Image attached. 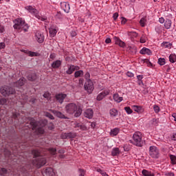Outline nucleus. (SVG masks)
Listing matches in <instances>:
<instances>
[{"label": "nucleus", "mask_w": 176, "mask_h": 176, "mask_svg": "<svg viewBox=\"0 0 176 176\" xmlns=\"http://www.w3.org/2000/svg\"><path fill=\"white\" fill-rule=\"evenodd\" d=\"M47 124V120H41L37 122L34 119H31L30 122L25 124L28 129H31L33 131H35L37 134H43L45 133V129L43 127Z\"/></svg>", "instance_id": "obj_1"}, {"label": "nucleus", "mask_w": 176, "mask_h": 176, "mask_svg": "<svg viewBox=\"0 0 176 176\" xmlns=\"http://www.w3.org/2000/svg\"><path fill=\"white\" fill-rule=\"evenodd\" d=\"M32 153L34 155V157H36L32 162L34 167L41 168V167L46 164V157L41 155V152L39 151L36 149L32 150Z\"/></svg>", "instance_id": "obj_2"}, {"label": "nucleus", "mask_w": 176, "mask_h": 176, "mask_svg": "<svg viewBox=\"0 0 176 176\" xmlns=\"http://www.w3.org/2000/svg\"><path fill=\"white\" fill-rule=\"evenodd\" d=\"M66 112L69 114L74 113L76 118H79L82 115V109L78 108L75 103H69L65 107Z\"/></svg>", "instance_id": "obj_3"}, {"label": "nucleus", "mask_w": 176, "mask_h": 176, "mask_svg": "<svg viewBox=\"0 0 176 176\" xmlns=\"http://www.w3.org/2000/svg\"><path fill=\"white\" fill-rule=\"evenodd\" d=\"M14 30L16 31H24V32H27L28 31V24L25 23L22 18H19L14 21V25H13Z\"/></svg>", "instance_id": "obj_4"}, {"label": "nucleus", "mask_w": 176, "mask_h": 176, "mask_svg": "<svg viewBox=\"0 0 176 176\" xmlns=\"http://www.w3.org/2000/svg\"><path fill=\"white\" fill-rule=\"evenodd\" d=\"M26 10H28L30 13L32 14H34L36 19L38 20H41V21H47V17L46 16H41L39 15V12L36 9H35L34 7L31 6H28L25 7Z\"/></svg>", "instance_id": "obj_5"}, {"label": "nucleus", "mask_w": 176, "mask_h": 176, "mask_svg": "<svg viewBox=\"0 0 176 176\" xmlns=\"http://www.w3.org/2000/svg\"><path fill=\"white\" fill-rule=\"evenodd\" d=\"M132 144L136 146H142L144 145V141L142 140V133L141 132H136L133 135Z\"/></svg>", "instance_id": "obj_6"}, {"label": "nucleus", "mask_w": 176, "mask_h": 176, "mask_svg": "<svg viewBox=\"0 0 176 176\" xmlns=\"http://www.w3.org/2000/svg\"><path fill=\"white\" fill-rule=\"evenodd\" d=\"M0 93L2 94V96H4L5 97L10 96V94H17V92H16V89H13V88L8 86L2 87L0 89Z\"/></svg>", "instance_id": "obj_7"}, {"label": "nucleus", "mask_w": 176, "mask_h": 176, "mask_svg": "<svg viewBox=\"0 0 176 176\" xmlns=\"http://www.w3.org/2000/svg\"><path fill=\"white\" fill-rule=\"evenodd\" d=\"M84 89L87 91V93L91 94L93 90H94V85L93 84V82H91V80H88L86 81L84 85Z\"/></svg>", "instance_id": "obj_8"}, {"label": "nucleus", "mask_w": 176, "mask_h": 176, "mask_svg": "<svg viewBox=\"0 0 176 176\" xmlns=\"http://www.w3.org/2000/svg\"><path fill=\"white\" fill-rule=\"evenodd\" d=\"M149 155L153 159H159V149L155 146H150Z\"/></svg>", "instance_id": "obj_9"}, {"label": "nucleus", "mask_w": 176, "mask_h": 176, "mask_svg": "<svg viewBox=\"0 0 176 176\" xmlns=\"http://www.w3.org/2000/svg\"><path fill=\"white\" fill-rule=\"evenodd\" d=\"M109 94V90H104L97 96L96 100L98 101H101L104 100V98H105V97H107V96H108Z\"/></svg>", "instance_id": "obj_10"}, {"label": "nucleus", "mask_w": 176, "mask_h": 176, "mask_svg": "<svg viewBox=\"0 0 176 176\" xmlns=\"http://www.w3.org/2000/svg\"><path fill=\"white\" fill-rule=\"evenodd\" d=\"M62 140H69V138H75L76 137V133H62L60 135Z\"/></svg>", "instance_id": "obj_11"}, {"label": "nucleus", "mask_w": 176, "mask_h": 176, "mask_svg": "<svg viewBox=\"0 0 176 176\" xmlns=\"http://www.w3.org/2000/svg\"><path fill=\"white\" fill-rule=\"evenodd\" d=\"M24 83H25V78H21L19 79L17 82H14V87H16V89H20V93H21V87Z\"/></svg>", "instance_id": "obj_12"}, {"label": "nucleus", "mask_w": 176, "mask_h": 176, "mask_svg": "<svg viewBox=\"0 0 176 176\" xmlns=\"http://www.w3.org/2000/svg\"><path fill=\"white\" fill-rule=\"evenodd\" d=\"M60 7H61V9H63V10H64L65 13H69L71 7L69 6V3H68V2H65V1L61 2Z\"/></svg>", "instance_id": "obj_13"}, {"label": "nucleus", "mask_w": 176, "mask_h": 176, "mask_svg": "<svg viewBox=\"0 0 176 176\" xmlns=\"http://www.w3.org/2000/svg\"><path fill=\"white\" fill-rule=\"evenodd\" d=\"M44 176H54V170L52 168H45L43 171Z\"/></svg>", "instance_id": "obj_14"}, {"label": "nucleus", "mask_w": 176, "mask_h": 176, "mask_svg": "<svg viewBox=\"0 0 176 176\" xmlns=\"http://www.w3.org/2000/svg\"><path fill=\"white\" fill-rule=\"evenodd\" d=\"M113 41L116 43V45H118L120 47H126V43L121 41L120 38L118 36H114L113 37Z\"/></svg>", "instance_id": "obj_15"}, {"label": "nucleus", "mask_w": 176, "mask_h": 176, "mask_svg": "<svg viewBox=\"0 0 176 176\" xmlns=\"http://www.w3.org/2000/svg\"><path fill=\"white\" fill-rule=\"evenodd\" d=\"M36 39L38 43H43L45 41V36L41 32H36L35 34Z\"/></svg>", "instance_id": "obj_16"}, {"label": "nucleus", "mask_w": 176, "mask_h": 176, "mask_svg": "<svg viewBox=\"0 0 176 176\" xmlns=\"http://www.w3.org/2000/svg\"><path fill=\"white\" fill-rule=\"evenodd\" d=\"M67 97V94H58L56 95V101H58L60 104H63L64 102V100Z\"/></svg>", "instance_id": "obj_17"}, {"label": "nucleus", "mask_w": 176, "mask_h": 176, "mask_svg": "<svg viewBox=\"0 0 176 176\" xmlns=\"http://www.w3.org/2000/svg\"><path fill=\"white\" fill-rule=\"evenodd\" d=\"M77 69H79V67L78 66L70 65L68 67V69L66 71V74L67 75H72V74H74V71H77Z\"/></svg>", "instance_id": "obj_18"}, {"label": "nucleus", "mask_w": 176, "mask_h": 176, "mask_svg": "<svg viewBox=\"0 0 176 176\" xmlns=\"http://www.w3.org/2000/svg\"><path fill=\"white\" fill-rule=\"evenodd\" d=\"M50 111L55 115V116H57V118H60V119H68L63 113L56 111V110H50Z\"/></svg>", "instance_id": "obj_19"}, {"label": "nucleus", "mask_w": 176, "mask_h": 176, "mask_svg": "<svg viewBox=\"0 0 176 176\" xmlns=\"http://www.w3.org/2000/svg\"><path fill=\"white\" fill-rule=\"evenodd\" d=\"M131 108L135 112H137V113H142L144 111V107L142 106L133 105Z\"/></svg>", "instance_id": "obj_20"}, {"label": "nucleus", "mask_w": 176, "mask_h": 176, "mask_svg": "<svg viewBox=\"0 0 176 176\" xmlns=\"http://www.w3.org/2000/svg\"><path fill=\"white\" fill-rule=\"evenodd\" d=\"M93 115H94V112L91 109H87L84 113V116L88 119H91V118H93Z\"/></svg>", "instance_id": "obj_21"}, {"label": "nucleus", "mask_w": 176, "mask_h": 176, "mask_svg": "<svg viewBox=\"0 0 176 176\" xmlns=\"http://www.w3.org/2000/svg\"><path fill=\"white\" fill-rule=\"evenodd\" d=\"M62 63L63 62L60 60H55L52 63V67L54 69L60 68V67H61Z\"/></svg>", "instance_id": "obj_22"}, {"label": "nucleus", "mask_w": 176, "mask_h": 176, "mask_svg": "<svg viewBox=\"0 0 176 176\" xmlns=\"http://www.w3.org/2000/svg\"><path fill=\"white\" fill-rule=\"evenodd\" d=\"M36 74L35 73H30L28 76V80H30V82H34V80H36Z\"/></svg>", "instance_id": "obj_23"}, {"label": "nucleus", "mask_w": 176, "mask_h": 176, "mask_svg": "<svg viewBox=\"0 0 176 176\" xmlns=\"http://www.w3.org/2000/svg\"><path fill=\"white\" fill-rule=\"evenodd\" d=\"M142 176H155V173L146 169L142 170Z\"/></svg>", "instance_id": "obj_24"}, {"label": "nucleus", "mask_w": 176, "mask_h": 176, "mask_svg": "<svg viewBox=\"0 0 176 176\" xmlns=\"http://www.w3.org/2000/svg\"><path fill=\"white\" fill-rule=\"evenodd\" d=\"M140 54H148V56L152 54V52H151V50L148 48L143 47L140 51Z\"/></svg>", "instance_id": "obj_25"}, {"label": "nucleus", "mask_w": 176, "mask_h": 176, "mask_svg": "<svg viewBox=\"0 0 176 176\" xmlns=\"http://www.w3.org/2000/svg\"><path fill=\"white\" fill-rule=\"evenodd\" d=\"M113 98L116 102H122L123 101V97L119 96L118 94H114Z\"/></svg>", "instance_id": "obj_26"}, {"label": "nucleus", "mask_w": 176, "mask_h": 176, "mask_svg": "<svg viewBox=\"0 0 176 176\" xmlns=\"http://www.w3.org/2000/svg\"><path fill=\"white\" fill-rule=\"evenodd\" d=\"M109 113H110V116H111V118H116V116H118V110L116 109H110Z\"/></svg>", "instance_id": "obj_27"}, {"label": "nucleus", "mask_w": 176, "mask_h": 176, "mask_svg": "<svg viewBox=\"0 0 176 176\" xmlns=\"http://www.w3.org/2000/svg\"><path fill=\"white\" fill-rule=\"evenodd\" d=\"M111 155L112 156H118V155H120V150H119V148H113L111 151Z\"/></svg>", "instance_id": "obj_28"}, {"label": "nucleus", "mask_w": 176, "mask_h": 176, "mask_svg": "<svg viewBox=\"0 0 176 176\" xmlns=\"http://www.w3.org/2000/svg\"><path fill=\"white\" fill-rule=\"evenodd\" d=\"M171 24H172L171 20L166 19L164 23V27L166 30H170V28H171Z\"/></svg>", "instance_id": "obj_29"}, {"label": "nucleus", "mask_w": 176, "mask_h": 176, "mask_svg": "<svg viewBox=\"0 0 176 176\" xmlns=\"http://www.w3.org/2000/svg\"><path fill=\"white\" fill-rule=\"evenodd\" d=\"M76 127H77L78 129H80V130H82V131H85V130L87 129V126H86V125H85L82 123H78L76 125Z\"/></svg>", "instance_id": "obj_30"}, {"label": "nucleus", "mask_w": 176, "mask_h": 176, "mask_svg": "<svg viewBox=\"0 0 176 176\" xmlns=\"http://www.w3.org/2000/svg\"><path fill=\"white\" fill-rule=\"evenodd\" d=\"M22 52L23 53H25L26 54H28L29 56H30V57H35L36 56V53L28 51L27 50H22Z\"/></svg>", "instance_id": "obj_31"}, {"label": "nucleus", "mask_w": 176, "mask_h": 176, "mask_svg": "<svg viewBox=\"0 0 176 176\" xmlns=\"http://www.w3.org/2000/svg\"><path fill=\"white\" fill-rule=\"evenodd\" d=\"M49 31L51 36H56V34H57V30L56 28H50Z\"/></svg>", "instance_id": "obj_32"}, {"label": "nucleus", "mask_w": 176, "mask_h": 176, "mask_svg": "<svg viewBox=\"0 0 176 176\" xmlns=\"http://www.w3.org/2000/svg\"><path fill=\"white\" fill-rule=\"evenodd\" d=\"M129 36H130L132 39L137 38L138 36V33L135 32H128Z\"/></svg>", "instance_id": "obj_33"}, {"label": "nucleus", "mask_w": 176, "mask_h": 176, "mask_svg": "<svg viewBox=\"0 0 176 176\" xmlns=\"http://www.w3.org/2000/svg\"><path fill=\"white\" fill-rule=\"evenodd\" d=\"M81 76H83V71L79 70V71L75 72L74 78H81Z\"/></svg>", "instance_id": "obj_34"}, {"label": "nucleus", "mask_w": 176, "mask_h": 176, "mask_svg": "<svg viewBox=\"0 0 176 176\" xmlns=\"http://www.w3.org/2000/svg\"><path fill=\"white\" fill-rule=\"evenodd\" d=\"M119 128H115L113 129H111L110 134L111 135H113V137H114L117 134H119Z\"/></svg>", "instance_id": "obj_35"}, {"label": "nucleus", "mask_w": 176, "mask_h": 176, "mask_svg": "<svg viewBox=\"0 0 176 176\" xmlns=\"http://www.w3.org/2000/svg\"><path fill=\"white\" fill-rule=\"evenodd\" d=\"M169 61L172 63H176V55L175 54H172L169 56Z\"/></svg>", "instance_id": "obj_36"}, {"label": "nucleus", "mask_w": 176, "mask_h": 176, "mask_svg": "<svg viewBox=\"0 0 176 176\" xmlns=\"http://www.w3.org/2000/svg\"><path fill=\"white\" fill-rule=\"evenodd\" d=\"M140 24L141 27H145L146 25V18H142L140 21Z\"/></svg>", "instance_id": "obj_37"}, {"label": "nucleus", "mask_w": 176, "mask_h": 176, "mask_svg": "<svg viewBox=\"0 0 176 176\" xmlns=\"http://www.w3.org/2000/svg\"><path fill=\"white\" fill-rule=\"evenodd\" d=\"M148 39V37H146V35L142 34L140 37V43H145Z\"/></svg>", "instance_id": "obj_38"}, {"label": "nucleus", "mask_w": 176, "mask_h": 176, "mask_svg": "<svg viewBox=\"0 0 176 176\" xmlns=\"http://www.w3.org/2000/svg\"><path fill=\"white\" fill-rule=\"evenodd\" d=\"M44 116H46V118H48L49 119H51V120H54V117L53 116V115H52L49 112H45L44 113Z\"/></svg>", "instance_id": "obj_39"}, {"label": "nucleus", "mask_w": 176, "mask_h": 176, "mask_svg": "<svg viewBox=\"0 0 176 176\" xmlns=\"http://www.w3.org/2000/svg\"><path fill=\"white\" fill-rule=\"evenodd\" d=\"M50 153H51V155H56L57 153V149L54 148H51L48 149Z\"/></svg>", "instance_id": "obj_40"}, {"label": "nucleus", "mask_w": 176, "mask_h": 176, "mask_svg": "<svg viewBox=\"0 0 176 176\" xmlns=\"http://www.w3.org/2000/svg\"><path fill=\"white\" fill-rule=\"evenodd\" d=\"M158 64H160V65H164V64H166V59H164V58H160L158 59Z\"/></svg>", "instance_id": "obj_41"}, {"label": "nucleus", "mask_w": 176, "mask_h": 176, "mask_svg": "<svg viewBox=\"0 0 176 176\" xmlns=\"http://www.w3.org/2000/svg\"><path fill=\"white\" fill-rule=\"evenodd\" d=\"M170 159L173 164H176V156L174 155H170Z\"/></svg>", "instance_id": "obj_42"}, {"label": "nucleus", "mask_w": 176, "mask_h": 176, "mask_svg": "<svg viewBox=\"0 0 176 176\" xmlns=\"http://www.w3.org/2000/svg\"><path fill=\"white\" fill-rule=\"evenodd\" d=\"M19 117H20V114H19V113H12V119H14V120H19Z\"/></svg>", "instance_id": "obj_43"}, {"label": "nucleus", "mask_w": 176, "mask_h": 176, "mask_svg": "<svg viewBox=\"0 0 176 176\" xmlns=\"http://www.w3.org/2000/svg\"><path fill=\"white\" fill-rule=\"evenodd\" d=\"M124 111H126V113H128V115L133 113V109H131V108H130L129 107H124Z\"/></svg>", "instance_id": "obj_44"}, {"label": "nucleus", "mask_w": 176, "mask_h": 176, "mask_svg": "<svg viewBox=\"0 0 176 176\" xmlns=\"http://www.w3.org/2000/svg\"><path fill=\"white\" fill-rule=\"evenodd\" d=\"M19 171L23 174H25V173H27V166H22Z\"/></svg>", "instance_id": "obj_45"}, {"label": "nucleus", "mask_w": 176, "mask_h": 176, "mask_svg": "<svg viewBox=\"0 0 176 176\" xmlns=\"http://www.w3.org/2000/svg\"><path fill=\"white\" fill-rule=\"evenodd\" d=\"M8 173V170L5 168H0V175H3V174H6Z\"/></svg>", "instance_id": "obj_46"}, {"label": "nucleus", "mask_w": 176, "mask_h": 176, "mask_svg": "<svg viewBox=\"0 0 176 176\" xmlns=\"http://www.w3.org/2000/svg\"><path fill=\"white\" fill-rule=\"evenodd\" d=\"M153 109H154V111L155 112V113H159V112H160V107H159V106H157V105H154Z\"/></svg>", "instance_id": "obj_47"}, {"label": "nucleus", "mask_w": 176, "mask_h": 176, "mask_svg": "<svg viewBox=\"0 0 176 176\" xmlns=\"http://www.w3.org/2000/svg\"><path fill=\"white\" fill-rule=\"evenodd\" d=\"M155 31L157 34H160L162 32V26L160 25H157L155 27Z\"/></svg>", "instance_id": "obj_48"}, {"label": "nucleus", "mask_w": 176, "mask_h": 176, "mask_svg": "<svg viewBox=\"0 0 176 176\" xmlns=\"http://www.w3.org/2000/svg\"><path fill=\"white\" fill-rule=\"evenodd\" d=\"M56 19H63V14H61V12H57L55 14Z\"/></svg>", "instance_id": "obj_49"}, {"label": "nucleus", "mask_w": 176, "mask_h": 176, "mask_svg": "<svg viewBox=\"0 0 176 176\" xmlns=\"http://www.w3.org/2000/svg\"><path fill=\"white\" fill-rule=\"evenodd\" d=\"M44 98H47V100H50V93L49 92H45L43 94Z\"/></svg>", "instance_id": "obj_50"}, {"label": "nucleus", "mask_w": 176, "mask_h": 176, "mask_svg": "<svg viewBox=\"0 0 176 176\" xmlns=\"http://www.w3.org/2000/svg\"><path fill=\"white\" fill-rule=\"evenodd\" d=\"M162 45L164 46V47L171 48V44H170V43H168V42L163 43Z\"/></svg>", "instance_id": "obj_51"}, {"label": "nucleus", "mask_w": 176, "mask_h": 176, "mask_svg": "<svg viewBox=\"0 0 176 176\" xmlns=\"http://www.w3.org/2000/svg\"><path fill=\"white\" fill-rule=\"evenodd\" d=\"M83 82H84V79L83 78H80L78 80V87H83Z\"/></svg>", "instance_id": "obj_52"}, {"label": "nucleus", "mask_w": 176, "mask_h": 176, "mask_svg": "<svg viewBox=\"0 0 176 176\" xmlns=\"http://www.w3.org/2000/svg\"><path fill=\"white\" fill-rule=\"evenodd\" d=\"M7 100L5 98H1L0 99V105H5L6 103Z\"/></svg>", "instance_id": "obj_53"}, {"label": "nucleus", "mask_w": 176, "mask_h": 176, "mask_svg": "<svg viewBox=\"0 0 176 176\" xmlns=\"http://www.w3.org/2000/svg\"><path fill=\"white\" fill-rule=\"evenodd\" d=\"M124 151L125 152H129V151H130V147H129V146L127 145V144L124 145Z\"/></svg>", "instance_id": "obj_54"}, {"label": "nucleus", "mask_w": 176, "mask_h": 176, "mask_svg": "<svg viewBox=\"0 0 176 176\" xmlns=\"http://www.w3.org/2000/svg\"><path fill=\"white\" fill-rule=\"evenodd\" d=\"M121 24L124 25L127 23V19L124 17H121Z\"/></svg>", "instance_id": "obj_55"}, {"label": "nucleus", "mask_w": 176, "mask_h": 176, "mask_svg": "<svg viewBox=\"0 0 176 176\" xmlns=\"http://www.w3.org/2000/svg\"><path fill=\"white\" fill-rule=\"evenodd\" d=\"M126 76H129V78H133L134 77V74L131 72H128L126 73Z\"/></svg>", "instance_id": "obj_56"}, {"label": "nucleus", "mask_w": 176, "mask_h": 176, "mask_svg": "<svg viewBox=\"0 0 176 176\" xmlns=\"http://www.w3.org/2000/svg\"><path fill=\"white\" fill-rule=\"evenodd\" d=\"M85 78L86 80H90V74L89 72H87L85 75Z\"/></svg>", "instance_id": "obj_57"}, {"label": "nucleus", "mask_w": 176, "mask_h": 176, "mask_svg": "<svg viewBox=\"0 0 176 176\" xmlns=\"http://www.w3.org/2000/svg\"><path fill=\"white\" fill-rule=\"evenodd\" d=\"M118 17H119V14H118L117 12L114 13L113 16V20H117Z\"/></svg>", "instance_id": "obj_58"}, {"label": "nucleus", "mask_w": 176, "mask_h": 176, "mask_svg": "<svg viewBox=\"0 0 176 176\" xmlns=\"http://www.w3.org/2000/svg\"><path fill=\"white\" fill-rule=\"evenodd\" d=\"M80 175L79 176H85V170L83 169H80Z\"/></svg>", "instance_id": "obj_59"}, {"label": "nucleus", "mask_w": 176, "mask_h": 176, "mask_svg": "<svg viewBox=\"0 0 176 176\" xmlns=\"http://www.w3.org/2000/svg\"><path fill=\"white\" fill-rule=\"evenodd\" d=\"M137 79H138V80H142V79H144V76L138 75V76H137Z\"/></svg>", "instance_id": "obj_60"}, {"label": "nucleus", "mask_w": 176, "mask_h": 176, "mask_svg": "<svg viewBox=\"0 0 176 176\" xmlns=\"http://www.w3.org/2000/svg\"><path fill=\"white\" fill-rule=\"evenodd\" d=\"M5 32V28H3V25H2L1 24H0V32Z\"/></svg>", "instance_id": "obj_61"}, {"label": "nucleus", "mask_w": 176, "mask_h": 176, "mask_svg": "<svg viewBox=\"0 0 176 176\" xmlns=\"http://www.w3.org/2000/svg\"><path fill=\"white\" fill-rule=\"evenodd\" d=\"M165 175H166V176H175V174H174V173L168 172V173H166Z\"/></svg>", "instance_id": "obj_62"}, {"label": "nucleus", "mask_w": 176, "mask_h": 176, "mask_svg": "<svg viewBox=\"0 0 176 176\" xmlns=\"http://www.w3.org/2000/svg\"><path fill=\"white\" fill-rule=\"evenodd\" d=\"M5 43H0V50L1 49H5Z\"/></svg>", "instance_id": "obj_63"}, {"label": "nucleus", "mask_w": 176, "mask_h": 176, "mask_svg": "<svg viewBox=\"0 0 176 176\" xmlns=\"http://www.w3.org/2000/svg\"><path fill=\"white\" fill-rule=\"evenodd\" d=\"M50 58L52 60H54V58H56V54H51L50 56Z\"/></svg>", "instance_id": "obj_64"}]
</instances>
